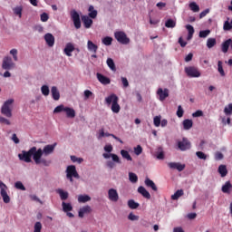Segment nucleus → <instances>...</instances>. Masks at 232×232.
<instances>
[{
    "instance_id": "obj_27",
    "label": "nucleus",
    "mask_w": 232,
    "mask_h": 232,
    "mask_svg": "<svg viewBox=\"0 0 232 232\" xmlns=\"http://www.w3.org/2000/svg\"><path fill=\"white\" fill-rule=\"evenodd\" d=\"M121 155L122 159H125L126 160H129L130 162H131V160H133V158H131V155H130V152H128V150H121Z\"/></svg>"
},
{
    "instance_id": "obj_10",
    "label": "nucleus",
    "mask_w": 232,
    "mask_h": 232,
    "mask_svg": "<svg viewBox=\"0 0 232 232\" xmlns=\"http://www.w3.org/2000/svg\"><path fill=\"white\" fill-rule=\"evenodd\" d=\"M71 17L72 19L74 27L76 30H79V28H81V16L79 15V13H77L75 10H72L71 12Z\"/></svg>"
},
{
    "instance_id": "obj_24",
    "label": "nucleus",
    "mask_w": 232,
    "mask_h": 232,
    "mask_svg": "<svg viewBox=\"0 0 232 232\" xmlns=\"http://www.w3.org/2000/svg\"><path fill=\"white\" fill-rule=\"evenodd\" d=\"M145 186H147V188H151L153 191H158L157 185H155V182L150 179V178L145 179Z\"/></svg>"
},
{
    "instance_id": "obj_42",
    "label": "nucleus",
    "mask_w": 232,
    "mask_h": 232,
    "mask_svg": "<svg viewBox=\"0 0 232 232\" xmlns=\"http://www.w3.org/2000/svg\"><path fill=\"white\" fill-rule=\"evenodd\" d=\"M190 10H192V12H199L200 7L198 6V5H197V3L192 2L188 5Z\"/></svg>"
},
{
    "instance_id": "obj_8",
    "label": "nucleus",
    "mask_w": 232,
    "mask_h": 232,
    "mask_svg": "<svg viewBox=\"0 0 232 232\" xmlns=\"http://www.w3.org/2000/svg\"><path fill=\"white\" fill-rule=\"evenodd\" d=\"M185 73L188 75V77H200V71H198V68L195 66L185 67Z\"/></svg>"
},
{
    "instance_id": "obj_3",
    "label": "nucleus",
    "mask_w": 232,
    "mask_h": 232,
    "mask_svg": "<svg viewBox=\"0 0 232 232\" xmlns=\"http://www.w3.org/2000/svg\"><path fill=\"white\" fill-rule=\"evenodd\" d=\"M64 111L66 113V117L68 119H74L75 117V110L70 107H65L64 105L61 104L58 105L56 108L53 110V113H61Z\"/></svg>"
},
{
    "instance_id": "obj_33",
    "label": "nucleus",
    "mask_w": 232,
    "mask_h": 232,
    "mask_svg": "<svg viewBox=\"0 0 232 232\" xmlns=\"http://www.w3.org/2000/svg\"><path fill=\"white\" fill-rule=\"evenodd\" d=\"M13 12L14 15H18V17L21 19L23 17V7L16 6L13 9Z\"/></svg>"
},
{
    "instance_id": "obj_61",
    "label": "nucleus",
    "mask_w": 232,
    "mask_h": 232,
    "mask_svg": "<svg viewBox=\"0 0 232 232\" xmlns=\"http://www.w3.org/2000/svg\"><path fill=\"white\" fill-rule=\"evenodd\" d=\"M48 19H49L48 14L44 13L41 14V21L43 23H46V21H48Z\"/></svg>"
},
{
    "instance_id": "obj_6",
    "label": "nucleus",
    "mask_w": 232,
    "mask_h": 232,
    "mask_svg": "<svg viewBox=\"0 0 232 232\" xmlns=\"http://www.w3.org/2000/svg\"><path fill=\"white\" fill-rule=\"evenodd\" d=\"M15 68V63L12 60L10 56H5L2 62V69L3 70H14Z\"/></svg>"
},
{
    "instance_id": "obj_43",
    "label": "nucleus",
    "mask_w": 232,
    "mask_h": 232,
    "mask_svg": "<svg viewBox=\"0 0 232 232\" xmlns=\"http://www.w3.org/2000/svg\"><path fill=\"white\" fill-rule=\"evenodd\" d=\"M112 42H113V38L110 36H106L102 39V43L103 44H105V46H111Z\"/></svg>"
},
{
    "instance_id": "obj_28",
    "label": "nucleus",
    "mask_w": 232,
    "mask_h": 232,
    "mask_svg": "<svg viewBox=\"0 0 232 232\" xmlns=\"http://www.w3.org/2000/svg\"><path fill=\"white\" fill-rule=\"evenodd\" d=\"M184 195V190L183 189H178L172 196H171V199L172 200H179V198H180V197H182Z\"/></svg>"
},
{
    "instance_id": "obj_5",
    "label": "nucleus",
    "mask_w": 232,
    "mask_h": 232,
    "mask_svg": "<svg viewBox=\"0 0 232 232\" xmlns=\"http://www.w3.org/2000/svg\"><path fill=\"white\" fill-rule=\"evenodd\" d=\"M66 177L70 179V182H73L74 179H79V173L77 172V169L75 165H70L66 169Z\"/></svg>"
},
{
    "instance_id": "obj_62",
    "label": "nucleus",
    "mask_w": 232,
    "mask_h": 232,
    "mask_svg": "<svg viewBox=\"0 0 232 232\" xmlns=\"http://www.w3.org/2000/svg\"><path fill=\"white\" fill-rule=\"evenodd\" d=\"M186 28H187L188 34H195V28H193V26L191 24H187Z\"/></svg>"
},
{
    "instance_id": "obj_22",
    "label": "nucleus",
    "mask_w": 232,
    "mask_h": 232,
    "mask_svg": "<svg viewBox=\"0 0 232 232\" xmlns=\"http://www.w3.org/2000/svg\"><path fill=\"white\" fill-rule=\"evenodd\" d=\"M8 189H5V188H2V190L0 191V195L5 202V204H9L10 202V196H8Z\"/></svg>"
},
{
    "instance_id": "obj_51",
    "label": "nucleus",
    "mask_w": 232,
    "mask_h": 232,
    "mask_svg": "<svg viewBox=\"0 0 232 232\" xmlns=\"http://www.w3.org/2000/svg\"><path fill=\"white\" fill-rule=\"evenodd\" d=\"M224 111L226 115H231L232 114V103H229L227 107H225Z\"/></svg>"
},
{
    "instance_id": "obj_9",
    "label": "nucleus",
    "mask_w": 232,
    "mask_h": 232,
    "mask_svg": "<svg viewBox=\"0 0 232 232\" xmlns=\"http://www.w3.org/2000/svg\"><path fill=\"white\" fill-rule=\"evenodd\" d=\"M178 147L180 150V151H186L187 150L191 149V142L188 138H183L181 141L178 142Z\"/></svg>"
},
{
    "instance_id": "obj_38",
    "label": "nucleus",
    "mask_w": 232,
    "mask_h": 232,
    "mask_svg": "<svg viewBox=\"0 0 232 232\" xmlns=\"http://www.w3.org/2000/svg\"><path fill=\"white\" fill-rule=\"evenodd\" d=\"M218 72L220 73L221 77H226V72H224V67L222 66V61L218 62Z\"/></svg>"
},
{
    "instance_id": "obj_37",
    "label": "nucleus",
    "mask_w": 232,
    "mask_h": 232,
    "mask_svg": "<svg viewBox=\"0 0 232 232\" xmlns=\"http://www.w3.org/2000/svg\"><path fill=\"white\" fill-rule=\"evenodd\" d=\"M140 204L135 202V200L133 199H130L128 201V207L130 208V209H137V208H139Z\"/></svg>"
},
{
    "instance_id": "obj_52",
    "label": "nucleus",
    "mask_w": 232,
    "mask_h": 232,
    "mask_svg": "<svg viewBox=\"0 0 232 232\" xmlns=\"http://www.w3.org/2000/svg\"><path fill=\"white\" fill-rule=\"evenodd\" d=\"M41 229H43V224L41 222H36L34 224V232H41Z\"/></svg>"
},
{
    "instance_id": "obj_18",
    "label": "nucleus",
    "mask_w": 232,
    "mask_h": 232,
    "mask_svg": "<svg viewBox=\"0 0 232 232\" xmlns=\"http://www.w3.org/2000/svg\"><path fill=\"white\" fill-rule=\"evenodd\" d=\"M51 93L53 101H59V99H61V92H59V89H57V87L53 86L51 88Z\"/></svg>"
},
{
    "instance_id": "obj_21",
    "label": "nucleus",
    "mask_w": 232,
    "mask_h": 232,
    "mask_svg": "<svg viewBox=\"0 0 232 232\" xmlns=\"http://www.w3.org/2000/svg\"><path fill=\"white\" fill-rule=\"evenodd\" d=\"M87 48H88L89 52H92V53H97V50H99V46H97V44H93V42H92V40H89L87 42Z\"/></svg>"
},
{
    "instance_id": "obj_19",
    "label": "nucleus",
    "mask_w": 232,
    "mask_h": 232,
    "mask_svg": "<svg viewBox=\"0 0 232 232\" xmlns=\"http://www.w3.org/2000/svg\"><path fill=\"white\" fill-rule=\"evenodd\" d=\"M97 79L102 84H104V85L110 84V82H111V80H110V78H108L99 72L97 73Z\"/></svg>"
},
{
    "instance_id": "obj_25",
    "label": "nucleus",
    "mask_w": 232,
    "mask_h": 232,
    "mask_svg": "<svg viewBox=\"0 0 232 232\" xmlns=\"http://www.w3.org/2000/svg\"><path fill=\"white\" fill-rule=\"evenodd\" d=\"M183 128L184 130H191L193 128V120H184L183 122Z\"/></svg>"
},
{
    "instance_id": "obj_4",
    "label": "nucleus",
    "mask_w": 232,
    "mask_h": 232,
    "mask_svg": "<svg viewBox=\"0 0 232 232\" xmlns=\"http://www.w3.org/2000/svg\"><path fill=\"white\" fill-rule=\"evenodd\" d=\"M14 104V99H9L5 101L1 108V113L2 115H5V117H12V106Z\"/></svg>"
},
{
    "instance_id": "obj_12",
    "label": "nucleus",
    "mask_w": 232,
    "mask_h": 232,
    "mask_svg": "<svg viewBox=\"0 0 232 232\" xmlns=\"http://www.w3.org/2000/svg\"><path fill=\"white\" fill-rule=\"evenodd\" d=\"M108 197L111 202H118L119 201V192L115 188H110L108 190Z\"/></svg>"
},
{
    "instance_id": "obj_35",
    "label": "nucleus",
    "mask_w": 232,
    "mask_h": 232,
    "mask_svg": "<svg viewBox=\"0 0 232 232\" xmlns=\"http://www.w3.org/2000/svg\"><path fill=\"white\" fill-rule=\"evenodd\" d=\"M56 192L60 195L61 200H66L68 198V192H64V190L59 188Z\"/></svg>"
},
{
    "instance_id": "obj_39",
    "label": "nucleus",
    "mask_w": 232,
    "mask_h": 232,
    "mask_svg": "<svg viewBox=\"0 0 232 232\" xmlns=\"http://www.w3.org/2000/svg\"><path fill=\"white\" fill-rule=\"evenodd\" d=\"M217 44V39L215 38H208L207 40V47L208 48H213Z\"/></svg>"
},
{
    "instance_id": "obj_50",
    "label": "nucleus",
    "mask_w": 232,
    "mask_h": 232,
    "mask_svg": "<svg viewBox=\"0 0 232 232\" xmlns=\"http://www.w3.org/2000/svg\"><path fill=\"white\" fill-rule=\"evenodd\" d=\"M10 54L13 56L14 61H19V58L17 57V49H12Z\"/></svg>"
},
{
    "instance_id": "obj_7",
    "label": "nucleus",
    "mask_w": 232,
    "mask_h": 232,
    "mask_svg": "<svg viewBox=\"0 0 232 232\" xmlns=\"http://www.w3.org/2000/svg\"><path fill=\"white\" fill-rule=\"evenodd\" d=\"M114 36L118 43H121V44H130V38H128L126 33L118 31L114 34Z\"/></svg>"
},
{
    "instance_id": "obj_46",
    "label": "nucleus",
    "mask_w": 232,
    "mask_h": 232,
    "mask_svg": "<svg viewBox=\"0 0 232 232\" xmlns=\"http://www.w3.org/2000/svg\"><path fill=\"white\" fill-rule=\"evenodd\" d=\"M177 117L179 119L184 117V109H182V105L178 106V111L176 112Z\"/></svg>"
},
{
    "instance_id": "obj_2",
    "label": "nucleus",
    "mask_w": 232,
    "mask_h": 232,
    "mask_svg": "<svg viewBox=\"0 0 232 232\" xmlns=\"http://www.w3.org/2000/svg\"><path fill=\"white\" fill-rule=\"evenodd\" d=\"M105 102L110 106L111 104V111L113 113H119L121 111V105H119V96L115 93H112L105 98Z\"/></svg>"
},
{
    "instance_id": "obj_63",
    "label": "nucleus",
    "mask_w": 232,
    "mask_h": 232,
    "mask_svg": "<svg viewBox=\"0 0 232 232\" xmlns=\"http://www.w3.org/2000/svg\"><path fill=\"white\" fill-rule=\"evenodd\" d=\"M104 151H107V153H111V151H113V146L111 145H106L104 147Z\"/></svg>"
},
{
    "instance_id": "obj_36",
    "label": "nucleus",
    "mask_w": 232,
    "mask_h": 232,
    "mask_svg": "<svg viewBox=\"0 0 232 232\" xmlns=\"http://www.w3.org/2000/svg\"><path fill=\"white\" fill-rule=\"evenodd\" d=\"M62 206L65 213H68L69 211H72V209H73V207H72V204L70 203L63 202Z\"/></svg>"
},
{
    "instance_id": "obj_40",
    "label": "nucleus",
    "mask_w": 232,
    "mask_h": 232,
    "mask_svg": "<svg viewBox=\"0 0 232 232\" xmlns=\"http://www.w3.org/2000/svg\"><path fill=\"white\" fill-rule=\"evenodd\" d=\"M41 92L44 95V97H48L50 95V88L48 85H43L41 87Z\"/></svg>"
},
{
    "instance_id": "obj_49",
    "label": "nucleus",
    "mask_w": 232,
    "mask_h": 232,
    "mask_svg": "<svg viewBox=\"0 0 232 232\" xmlns=\"http://www.w3.org/2000/svg\"><path fill=\"white\" fill-rule=\"evenodd\" d=\"M84 99L87 101V99H90V97H93V92L90 90H85L83 92Z\"/></svg>"
},
{
    "instance_id": "obj_13",
    "label": "nucleus",
    "mask_w": 232,
    "mask_h": 232,
    "mask_svg": "<svg viewBox=\"0 0 232 232\" xmlns=\"http://www.w3.org/2000/svg\"><path fill=\"white\" fill-rule=\"evenodd\" d=\"M168 166L170 169H177L178 171H184V169H186L185 164H180L178 162H169L168 163Z\"/></svg>"
},
{
    "instance_id": "obj_59",
    "label": "nucleus",
    "mask_w": 232,
    "mask_h": 232,
    "mask_svg": "<svg viewBox=\"0 0 232 232\" xmlns=\"http://www.w3.org/2000/svg\"><path fill=\"white\" fill-rule=\"evenodd\" d=\"M179 44H180L181 48H186L188 42L184 41V39H182V37H179Z\"/></svg>"
},
{
    "instance_id": "obj_41",
    "label": "nucleus",
    "mask_w": 232,
    "mask_h": 232,
    "mask_svg": "<svg viewBox=\"0 0 232 232\" xmlns=\"http://www.w3.org/2000/svg\"><path fill=\"white\" fill-rule=\"evenodd\" d=\"M165 26H166V28H175V26H177V23H175V21H173V19H169L165 23Z\"/></svg>"
},
{
    "instance_id": "obj_31",
    "label": "nucleus",
    "mask_w": 232,
    "mask_h": 232,
    "mask_svg": "<svg viewBox=\"0 0 232 232\" xmlns=\"http://www.w3.org/2000/svg\"><path fill=\"white\" fill-rule=\"evenodd\" d=\"M129 180L130 182H132V184H136V182H139V177L137 176V174H135L133 172H130L129 173Z\"/></svg>"
},
{
    "instance_id": "obj_55",
    "label": "nucleus",
    "mask_w": 232,
    "mask_h": 232,
    "mask_svg": "<svg viewBox=\"0 0 232 232\" xmlns=\"http://www.w3.org/2000/svg\"><path fill=\"white\" fill-rule=\"evenodd\" d=\"M134 153L135 155H140L142 153V147L140 145H138L134 148Z\"/></svg>"
},
{
    "instance_id": "obj_16",
    "label": "nucleus",
    "mask_w": 232,
    "mask_h": 232,
    "mask_svg": "<svg viewBox=\"0 0 232 232\" xmlns=\"http://www.w3.org/2000/svg\"><path fill=\"white\" fill-rule=\"evenodd\" d=\"M75 50V46L72 43H68L65 45V48L63 49V53L67 57H72V52Z\"/></svg>"
},
{
    "instance_id": "obj_26",
    "label": "nucleus",
    "mask_w": 232,
    "mask_h": 232,
    "mask_svg": "<svg viewBox=\"0 0 232 232\" xmlns=\"http://www.w3.org/2000/svg\"><path fill=\"white\" fill-rule=\"evenodd\" d=\"M90 200H92V198L88 195H80V196H78V202H80L81 204L90 202Z\"/></svg>"
},
{
    "instance_id": "obj_14",
    "label": "nucleus",
    "mask_w": 232,
    "mask_h": 232,
    "mask_svg": "<svg viewBox=\"0 0 232 232\" xmlns=\"http://www.w3.org/2000/svg\"><path fill=\"white\" fill-rule=\"evenodd\" d=\"M44 41L46 43V44L52 48L53 46V44H55V36H53V34L47 33L44 35Z\"/></svg>"
},
{
    "instance_id": "obj_23",
    "label": "nucleus",
    "mask_w": 232,
    "mask_h": 232,
    "mask_svg": "<svg viewBox=\"0 0 232 232\" xmlns=\"http://www.w3.org/2000/svg\"><path fill=\"white\" fill-rule=\"evenodd\" d=\"M88 12H89L88 16L91 19H96L97 18L98 12H97V10H95V7H93V5L89 6Z\"/></svg>"
},
{
    "instance_id": "obj_29",
    "label": "nucleus",
    "mask_w": 232,
    "mask_h": 232,
    "mask_svg": "<svg viewBox=\"0 0 232 232\" xmlns=\"http://www.w3.org/2000/svg\"><path fill=\"white\" fill-rule=\"evenodd\" d=\"M107 65L112 72H117V67H115V62H113V59L108 58L107 59Z\"/></svg>"
},
{
    "instance_id": "obj_64",
    "label": "nucleus",
    "mask_w": 232,
    "mask_h": 232,
    "mask_svg": "<svg viewBox=\"0 0 232 232\" xmlns=\"http://www.w3.org/2000/svg\"><path fill=\"white\" fill-rule=\"evenodd\" d=\"M193 60V54L189 53L186 57H185V62L189 63V61Z\"/></svg>"
},
{
    "instance_id": "obj_11",
    "label": "nucleus",
    "mask_w": 232,
    "mask_h": 232,
    "mask_svg": "<svg viewBox=\"0 0 232 232\" xmlns=\"http://www.w3.org/2000/svg\"><path fill=\"white\" fill-rule=\"evenodd\" d=\"M157 95H159L160 101L162 102L166 101L168 97H169V90L166 88L164 90L162 88H159L157 91Z\"/></svg>"
},
{
    "instance_id": "obj_32",
    "label": "nucleus",
    "mask_w": 232,
    "mask_h": 232,
    "mask_svg": "<svg viewBox=\"0 0 232 232\" xmlns=\"http://www.w3.org/2000/svg\"><path fill=\"white\" fill-rule=\"evenodd\" d=\"M218 173L221 175V177H226V175H227V168L226 165H220L218 167Z\"/></svg>"
},
{
    "instance_id": "obj_34",
    "label": "nucleus",
    "mask_w": 232,
    "mask_h": 232,
    "mask_svg": "<svg viewBox=\"0 0 232 232\" xmlns=\"http://www.w3.org/2000/svg\"><path fill=\"white\" fill-rule=\"evenodd\" d=\"M231 188H232L231 182L227 181L225 185L222 186L221 190L223 193H229V189H231Z\"/></svg>"
},
{
    "instance_id": "obj_1",
    "label": "nucleus",
    "mask_w": 232,
    "mask_h": 232,
    "mask_svg": "<svg viewBox=\"0 0 232 232\" xmlns=\"http://www.w3.org/2000/svg\"><path fill=\"white\" fill-rule=\"evenodd\" d=\"M55 146H57V143H54L52 145H45L44 149H38V150H37V147H32L27 151L22 150V153L18 154V159L20 160H23V162L30 163L32 162V157H33V160H34L35 164L37 165L42 164L43 166L48 167L50 166L51 161L43 158V155L44 157H48V155H52V153L55 151Z\"/></svg>"
},
{
    "instance_id": "obj_56",
    "label": "nucleus",
    "mask_w": 232,
    "mask_h": 232,
    "mask_svg": "<svg viewBox=\"0 0 232 232\" xmlns=\"http://www.w3.org/2000/svg\"><path fill=\"white\" fill-rule=\"evenodd\" d=\"M71 160L72 162H78V164H81L82 162V158H77L76 156H71Z\"/></svg>"
},
{
    "instance_id": "obj_44",
    "label": "nucleus",
    "mask_w": 232,
    "mask_h": 232,
    "mask_svg": "<svg viewBox=\"0 0 232 232\" xmlns=\"http://www.w3.org/2000/svg\"><path fill=\"white\" fill-rule=\"evenodd\" d=\"M14 188L16 189H21V191H26V188L24 187V185H23V182L21 181H16L14 183Z\"/></svg>"
},
{
    "instance_id": "obj_47",
    "label": "nucleus",
    "mask_w": 232,
    "mask_h": 232,
    "mask_svg": "<svg viewBox=\"0 0 232 232\" xmlns=\"http://www.w3.org/2000/svg\"><path fill=\"white\" fill-rule=\"evenodd\" d=\"M160 119H162L161 116H155L154 119H153V122H154V126L156 128H159V126H160Z\"/></svg>"
},
{
    "instance_id": "obj_57",
    "label": "nucleus",
    "mask_w": 232,
    "mask_h": 232,
    "mask_svg": "<svg viewBox=\"0 0 232 232\" xmlns=\"http://www.w3.org/2000/svg\"><path fill=\"white\" fill-rule=\"evenodd\" d=\"M121 82L123 84V88H128V86H130V82L126 77H121Z\"/></svg>"
},
{
    "instance_id": "obj_15",
    "label": "nucleus",
    "mask_w": 232,
    "mask_h": 232,
    "mask_svg": "<svg viewBox=\"0 0 232 232\" xmlns=\"http://www.w3.org/2000/svg\"><path fill=\"white\" fill-rule=\"evenodd\" d=\"M82 21L83 23L84 28H92L93 24V20L89 15H82Z\"/></svg>"
},
{
    "instance_id": "obj_45",
    "label": "nucleus",
    "mask_w": 232,
    "mask_h": 232,
    "mask_svg": "<svg viewBox=\"0 0 232 232\" xmlns=\"http://www.w3.org/2000/svg\"><path fill=\"white\" fill-rule=\"evenodd\" d=\"M196 155H197L198 159H200V160H208V156L206 155V153H204L202 151H197Z\"/></svg>"
},
{
    "instance_id": "obj_20",
    "label": "nucleus",
    "mask_w": 232,
    "mask_h": 232,
    "mask_svg": "<svg viewBox=\"0 0 232 232\" xmlns=\"http://www.w3.org/2000/svg\"><path fill=\"white\" fill-rule=\"evenodd\" d=\"M138 193H140V195H142V197H144V198H151V194H150L148 192V190L146 189V188L140 186L138 188Z\"/></svg>"
},
{
    "instance_id": "obj_60",
    "label": "nucleus",
    "mask_w": 232,
    "mask_h": 232,
    "mask_svg": "<svg viewBox=\"0 0 232 232\" xmlns=\"http://www.w3.org/2000/svg\"><path fill=\"white\" fill-rule=\"evenodd\" d=\"M128 218L129 220L135 221V220H139V216H135L133 213H130L128 216Z\"/></svg>"
},
{
    "instance_id": "obj_53",
    "label": "nucleus",
    "mask_w": 232,
    "mask_h": 232,
    "mask_svg": "<svg viewBox=\"0 0 232 232\" xmlns=\"http://www.w3.org/2000/svg\"><path fill=\"white\" fill-rule=\"evenodd\" d=\"M0 123L1 124H6V126H10L12 123L10 122V120L5 118V117H1L0 116Z\"/></svg>"
},
{
    "instance_id": "obj_54",
    "label": "nucleus",
    "mask_w": 232,
    "mask_h": 232,
    "mask_svg": "<svg viewBox=\"0 0 232 232\" xmlns=\"http://www.w3.org/2000/svg\"><path fill=\"white\" fill-rule=\"evenodd\" d=\"M111 157L113 160V162H116L117 164H121V159L117 154L111 153Z\"/></svg>"
},
{
    "instance_id": "obj_58",
    "label": "nucleus",
    "mask_w": 232,
    "mask_h": 232,
    "mask_svg": "<svg viewBox=\"0 0 232 232\" xmlns=\"http://www.w3.org/2000/svg\"><path fill=\"white\" fill-rule=\"evenodd\" d=\"M204 115V112L200 110L196 111L192 113V117H202Z\"/></svg>"
},
{
    "instance_id": "obj_48",
    "label": "nucleus",
    "mask_w": 232,
    "mask_h": 232,
    "mask_svg": "<svg viewBox=\"0 0 232 232\" xmlns=\"http://www.w3.org/2000/svg\"><path fill=\"white\" fill-rule=\"evenodd\" d=\"M209 34H211V31L209 30L200 31L199 37H201L202 39H206V37H208Z\"/></svg>"
},
{
    "instance_id": "obj_17",
    "label": "nucleus",
    "mask_w": 232,
    "mask_h": 232,
    "mask_svg": "<svg viewBox=\"0 0 232 232\" xmlns=\"http://www.w3.org/2000/svg\"><path fill=\"white\" fill-rule=\"evenodd\" d=\"M88 213H92V207L85 206V207L80 208V210L78 212V216L80 217V218H84V215H86Z\"/></svg>"
},
{
    "instance_id": "obj_30",
    "label": "nucleus",
    "mask_w": 232,
    "mask_h": 232,
    "mask_svg": "<svg viewBox=\"0 0 232 232\" xmlns=\"http://www.w3.org/2000/svg\"><path fill=\"white\" fill-rule=\"evenodd\" d=\"M223 30L225 32H229V30H232V20L229 23V18H227V21H225L223 24Z\"/></svg>"
}]
</instances>
